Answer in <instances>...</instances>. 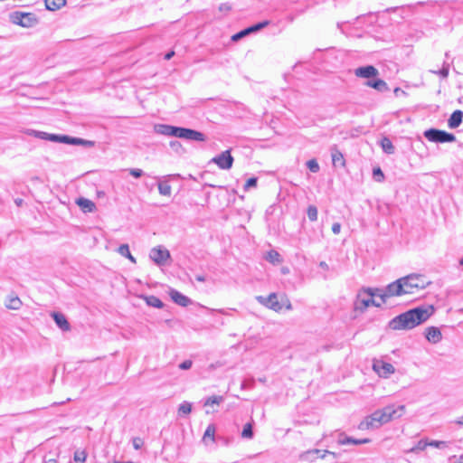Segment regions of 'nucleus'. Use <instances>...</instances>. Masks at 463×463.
<instances>
[{
	"label": "nucleus",
	"instance_id": "39448f33",
	"mask_svg": "<svg viewBox=\"0 0 463 463\" xmlns=\"http://www.w3.org/2000/svg\"><path fill=\"white\" fill-rule=\"evenodd\" d=\"M424 137L434 143H450L456 140L454 134L437 128H430L424 132Z\"/></svg>",
	"mask_w": 463,
	"mask_h": 463
},
{
	"label": "nucleus",
	"instance_id": "e2e57ef3",
	"mask_svg": "<svg viewBox=\"0 0 463 463\" xmlns=\"http://www.w3.org/2000/svg\"><path fill=\"white\" fill-rule=\"evenodd\" d=\"M319 267L322 268L325 270H327L329 269L327 263L326 261H321L319 263Z\"/></svg>",
	"mask_w": 463,
	"mask_h": 463
},
{
	"label": "nucleus",
	"instance_id": "5701e85b",
	"mask_svg": "<svg viewBox=\"0 0 463 463\" xmlns=\"http://www.w3.org/2000/svg\"><path fill=\"white\" fill-rule=\"evenodd\" d=\"M22 306V301L17 296L10 295L5 301V307L8 309L18 310Z\"/></svg>",
	"mask_w": 463,
	"mask_h": 463
},
{
	"label": "nucleus",
	"instance_id": "58836bf2",
	"mask_svg": "<svg viewBox=\"0 0 463 463\" xmlns=\"http://www.w3.org/2000/svg\"><path fill=\"white\" fill-rule=\"evenodd\" d=\"M214 434H215V426L214 424H209L204 431L203 434V439H211L212 440H214Z\"/></svg>",
	"mask_w": 463,
	"mask_h": 463
},
{
	"label": "nucleus",
	"instance_id": "0e129e2a",
	"mask_svg": "<svg viewBox=\"0 0 463 463\" xmlns=\"http://www.w3.org/2000/svg\"><path fill=\"white\" fill-rule=\"evenodd\" d=\"M175 55V52L171 51L165 55V60L168 61Z\"/></svg>",
	"mask_w": 463,
	"mask_h": 463
},
{
	"label": "nucleus",
	"instance_id": "2f4dec72",
	"mask_svg": "<svg viewBox=\"0 0 463 463\" xmlns=\"http://www.w3.org/2000/svg\"><path fill=\"white\" fill-rule=\"evenodd\" d=\"M432 73L434 74H438L439 75L441 78L445 79L448 77L449 75V63L447 62V61H444L443 62V66L440 70H438V71H430Z\"/></svg>",
	"mask_w": 463,
	"mask_h": 463
},
{
	"label": "nucleus",
	"instance_id": "bb28decb",
	"mask_svg": "<svg viewBox=\"0 0 463 463\" xmlns=\"http://www.w3.org/2000/svg\"><path fill=\"white\" fill-rule=\"evenodd\" d=\"M118 252L121 255V256H124L126 258H128L130 261H132L133 263H136V259L132 256V254L130 253V250H129V247L128 244H121L118 249Z\"/></svg>",
	"mask_w": 463,
	"mask_h": 463
},
{
	"label": "nucleus",
	"instance_id": "2eb2a0df",
	"mask_svg": "<svg viewBox=\"0 0 463 463\" xmlns=\"http://www.w3.org/2000/svg\"><path fill=\"white\" fill-rule=\"evenodd\" d=\"M337 442L340 445H348V444L362 445V444L370 443L371 439H354L352 437H348L344 432H341L338 434Z\"/></svg>",
	"mask_w": 463,
	"mask_h": 463
},
{
	"label": "nucleus",
	"instance_id": "6e6552de",
	"mask_svg": "<svg viewBox=\"0 0 463 463\" xmlns=\"http://www.w3.org/2000/svg\"><path fill=\"white\" fill-rule=\"evenodd\" d=\"M175 137L190 141L203 142L206 140V137L203 133L182 127H177Z\"/></svg>",
	"mask_w": 463,
	"mask_h": 463
},
{
	"label": "nucleus",
	"instance_id": "1a4fd4ad",
	"mask_svg": "<svg viewBox=\"0 0 463 463\" xmlns=\"http://www.w3.org/2000/svg\"><path fill=\"white\" fill-rule=\"evenodd\" d=\"M256 300L262 306L279 312L284 307V304L278 299L276 293H270L268 297L257 296Z\"/></svg>",
	"mask_w": 463,
	"mask_h": 463
},
{
	"label": "nucleus",
	"instance_id": "7c9ffc66",
	"mask_svg": "<svg viewBox=\"0 0 463 463\" xmlns=\"http://www.w3.org/2000/svg\"><path fill=\"white\" fill-rule=\"evenodd\" d=\"M158 191L159 194L165 196H170L172 188L171 185L167 183H159L158 184Z\"/></svg>",
	"mask_w": 463,
	"mask_h": 463
},
{
	"label": "nucleus",
	"instance_id": "09e8293b",
	"mask_svg": "<svg viewBox=\"0 0 463 463\" xmlns=\"http://www.w3.org/2000/svg\"><path fill=\"white\" fill-rule=\"evenodd\" d=\"M128 172L135 178H139L144 175L143 170L139 168H130Z\"/></svg>",
	"mask_w": 463,
	"mask_h": 463
},
{
	"label": "nucleus",
	"instance_id": "69168bd1",
	"mask_svg": "<svg viewBox=\"0 0 463 463\" xmlns=\"http://www.w3.org/2000/svg\"><path fill=\"white\" fill-rule=\"evenodd\" d=\"M80 143H81V138L77 137V139H76V141H75V145H74V146H80Z\"/></svg>",
	"mask_w": 463,
	"mask_h": 463
},
{
	"label": "nucleus",
	"instance_id": "5fc2aeb1",
	"mask_svg": "<svg viewBox=\"0 0 463 463\" xmlns=\"http://www.w3.org/2000/svg\"><path fill=\"white\" fill-rule=\"evenodd\" d=\"M341 231V224L339 222H335L332 225V232L334 234H338Z\"/></svg>",
	"mask_w": 463,
	"mask_h": 463
},
{
	"label": "nucleus",
	"instance_id": "20e7f679",
	"mask_svg": "<svg viewBox=\"0 0 463 463\" xmlns=\"http://www.w3.org/2000/svg\"><path fill=\"white\" fill-rule=\"evenodd\" d=\"M386 423L387 421L384 416V412L382 409H380L362 420L358 425V429L362 430L368 429H377Z\"/></svg>",
	"mask_w": 463,
	"mask_h": 463
},
{
	"label": "nucleus",
	"instance_id": "6e6d98bb",
	"mask_svg": "<svg viewBox=\"0 0 463 463\" xmlns=\"http://www.w3.org/2000/svg\"><path fill=\"white\" fill-rule=\"evenodd\" d=\"M40 132L39 130H34V129H27L25 131V133L29 136H32V137H34L36 138H39V135H40Z\"/></svg>",
	"mask_w": 463,
	"mask_h": 463
},
{
	"label": "nucleus",
	"instance_id": "f3484780",
	"mask_svg": "<svg viewBox=\"0 0 463 463\" xmlns=\"http://www.w3.org/2000/svg\"><path fill=\"white\" fill-rule=\"evenodd\" d=\"M169 296L175 304L181 307H187L192 302L188 297L183 295L181 292L173 288L170 289Z\"/></svg>",
	"mask_w": 463,
	"mask_h": 463
},
{
	"label": "nucleus",
	"instance_id": "4c0bfd02",
	"mask_svg": "<svg viewBox=\"0 0 463 463\" xmlns=\"http://www.w3.org/2000/svg\"><path fill=\"white\" fill-rule=\"evenodd\" d=\"M223 401L222 396L213 395L208 397L204 402L205 406H211L213 404H220Z\"/></svg>",
	"mask_w": 463,
	"mask_h": 463
},
{
	"label": "nucleus",
	"instance_id": "49530a36",
	"mask_svg": "<svg viewBox=\"0 0 463 463\" xmlns=\"http://www.w3.org/2000/svg\"><path fill=\"white\" fill-rule=\"evenodd\" d=\"M64 135L48 134V141L63 143Z\"/></svg>",
	"mask_w": 463,
	"mask_h": 463
},
{
	"label": "nucleus",
	"instance_id": "7ed1b4c3",
	"mask_svg": "<svg viewBox=\"0 0 463 463\" xmlns=\"http://www.w3.org/2000/svg\"><path fill=\"white\" fill-rule=\"evenodd\" d=\"M9 21L23 28H33L39 24V19L33 13L14 11L9 14Z\"/></svg>",
	"mask_w": 463,
	"mask_h": 463
},
{
	"label": "nucleus",
	"instance_id": "8fccbe9b",
	"mask_svg": "<svg viewBox=\"0 0 463 463\" xmlns=\"http://www.w3.org/2000/svg\"><path fill=\"white\" fill-rule=\"evenodd\" d=\"M254 385V380L253 379H250V380H245L241 383V389H248V388H252Z\"/></svg>",
	"mask_w": 463,
	"mask_h": 463
},
{
	"label": "nucleus",
	"instance_id": "37998d69",
	"mask_svg": "<svg viewBox=\"0 0 463 463\" xmlns=\"http://www.w3.org/2000/svg\"><path fill=\"white\" fill-rule=\"evenodd\" d=\"M373 176L376 182H383L384 175L380 167L373 168Z\"/></svg>",
	"mask_w": 463,
	"mask_h": 463
},
{
	"label": "nucleus",
	"instance_id": "052dcab7",
	"mask_svg": "<svg viewBox=\"0 0 463 463\" xmlns=\"http://www.w3.org/2000/svg\"><path fill=\"white\" fill-rule=\"evenodd\" d=\"M48 134L47 132L41 131L39 135V139L43 140H48Z\"/></svg>",
	"mask_w": 463,
	"mask_h": 463
},
{
	"label": "nucleus",
	"instance_id": "9b49d317",
	"mask_svg": "<svg viewBox=\"0 0 463 463\" xmlns=\"http://www.w3.org/2000/svg\"><path fill=\"white\" fill-rule=\"evenodd\" d=\"M233 161L234 160L231 155L230 150H225L212 159V162L216 164L219 168L222 170H228L232 168Z\"/></svg>",
	"mask_w": 463,
	"mask_h": 463
},
{
	"label": "nucleus",
	"instance_id": "f257e3e1",
	"mask_svg": "<svg viewBox=\"0 0 463 463\" xmlns=\"http://www.w3.org/2000/svg\"><path fill=\"white\" fill-rule=\"evenodd\" d=\"M434 311L432 305L417 307L393 317L389 322V327L392 330L412 329L427 321Z\"/></svg>",
	"mask_w": 463,
	"mask_h": 463
},
{
	"label": "nucleus",
	"instance_id": "e433bc0d",
	"mask_svg": "<svg viewBox=\"0 0 463 463\" xmlns=\"http://www.w3.org/2000/svg\"><path fill=\"white\" fill-rule=\"evenodd\" d=\"M449 445V441H443V440H430L428 441V446L434 447L439 449H444L448 448Z\"/></svg>",
	"mask_w": 463,
	"mask_h": 463
},
{
	"label": "nucleus",
	"instance_id": "13d9d810",
	"mask_svg": "<svg viewBox=\"0 0 463 463\" xmlns=\"http://www.w3.org/2000/svg\"><path fill=\"white\" fill-rule=\"evenodd\" d=\"M80 146H89V147L90 146H94V142L90 141V140H86V139L81 138Z\"/></svg>",
	"mask_w": 463,
	"mask_h": 463
},
{
	"label": "nucleus",
	"instance_id": "f03ea898",
	"mask_svg": "<svg viewBox=\"0 0 463 463\" xmlns=\"http://www.w3.org/2000/svg\"><path fill=\"white\" fill-rule=\"evenodd\" d=\"M402 279L405 295L414 294L420 289H424L430 283L424 275L416 273L402 277Z\"/></svg>",
	"mask_w": 463,
	"mask_h": 463
},
{
	"label": "nucleus",
	"instance_id": "de8ad7c7",
	"mask_svg": "<svg viewBox=\"0 0 463 463\" xmlns=\"http://www.w3.org/2000/svg\"><path fill=\"white\" fill-rule=\"evenodd\" d=\"M268 24H269L268 21H263V22L258 23L254 25L249 26V28L251 29L250 33L260 31V29L264 28Z\"/></svg>",
	"mask_w": 463,
	"mask_h": 463
},
{
	"label": "nucleus",
	"instance_id": "412c9836",
	"mask_svg": "<svg viewBox=\"0 0 463 463\" xmlns=\"http://www.w3.org/2000/svg\"><path fill=\"white\" fill-rule=\"evenodd\" d=\"M463 112L461 110H455L448 120L449 127L450 128H456L462 123Z\"/></svg>",
	"mask_w": 463,
	"mask_h": 463
},
{
	"label": "nucleus",
	"instance_id": "0eeeda50",
	"mask_svg": "<svg viewBox=\"0 0 463 463\" xmlns=\"http://www.w3.org/2000/svg\"><path fill=\"white\" fill-rule=\"evenodd\" d=\"M149 257L157 266H165L171 259V254L167 249L157 246L150 250Z\"/></svg>",
	"mask_w": 463,
	"mask_h": 463
},
{
	"label": "nucleus",
	"instance_id": "393cba45",
	"mask_svg": "<svg viewBox=\"0 0 463 463\" xmlns=\"http://www.w3.org/2000/svg\"><path fill=\"white\" fill-rule=\"evenodd\" d=\"M45 7L51 11H56L66 5V0H44Z\"/></svg>",
	"mask_w": 463,
	"mask_h": 463
},
{
	"label": "nucleus",
	"instance_id": "3c124183",
	"mask_svg": "<svg viewBox=\"0 0 463 463\" xmlns=\"http://www.w3.org/2000/svg\"><path fill=\"white\" fill-rule=\"evenodd\" d=\"M192 364L193 363L191 360H185L179 364V368L181 370H188L192 367Z\"/></svg>",
	"mask_w": 463,
	"mask_h": 463
},
{
	"label": "nucleus",
	"instance_id": "ea45409f",
	"mask_svg": "<svg viewBox=\"0 0 463 463\" xmlns=\"http://www.w3.org/2000/svg\"><path fill=\"white\" fill-rule=\"evenodd\" d=\"M169 146L175 153L179 155H182L184 152L182 144L177 140L170 141Z\"/></svg>",
	"mask_w": 463,
	"mask_h": 463
},
{
	"label": "nucleus",
	"instance_id": "dca6fc26",
	"mask_svg": "<svg viewBox=\"0 0 463 463\" xmlns=\"http://www.w3.org/2000/svg\"><path fill=\"white\" fill-rule=\"evenodd\" d=\"M425 337L431 344H437L441 341L442 335L436 326H429L425 329Z\"/></svg>",
	"mask_w": 463,
	"mask_h": 463
},
{
	"label": "nucleus",
	"instance_id": "c9c22d12",
	"mask_svg": "<svg viewBox=\"0 0 463 463\" xmlns=\"http://www.w3.org/2000/svg\"><path fill=\"white\" fill-rule=\"evenodd\" d=\"M307 214L311 222H316L318 215L317 208L315 205H309L307 210Z\"/></svg>",
	"mask_w": 463,
	"mask_h": 463
},
{
	"label": "nucleus",
	"instance_id": "864d4df0",
	"mask_svg": "<svg viewBox=\"0 0 463 463\" xmlns=\"http://www.w3.org/2000/svg\"><path fill=\"white\" fill-rule=\"evenodd\" d=\"M143 445V441L140 438L133 439V447L135 449H139Z\"/></svg>",
	"mask_w": 463,
	"mask_h": 463
},
{
	"label": "nucleus",
	"instance_id": "a19ab883",
	"mask_svg": "<svg viewBox=\"0 0 463 463\" xmlns=\"http://www.w3.org/2000/svg\"><path fill=\"white\" fill-rule=\"evenodd\" d=\"M250 30H251V29H250L249 27H247V28H245V29H243V30H241V31H240L239 33H235V34H233V35L232 36V40L233 42H237V41L241 40V38H243V37H245V36L249 35V34L250 33Z\"/></svg>",
	"mask_w": 463,
	"mask_h": 463
},
{
	"label": "nucleus",
	"instance_id": "774afa93",
	"mask_svg": "<svg viewBox=\"0 0 463 463\" xmlns=\"http://www.w3.org/2000/svg\"><path fill=\"white\" fill-rule=\"evenodd\" d=\"M459 264L463 266V257L459 260Z\"/></svg>",
	"mask_w": 463,
	"mask_h": 463
},
{
	"label": "nucleus",
	"instance_id": "f8f14e48",
	"mask_svg": "<svg viewBox=\"0 0 463 463\" xmlns=\"http://www.w3.org/2000/svg\"><path fill=\"white\" fill-rule=\"evenodd\" d=\"M370 306L380 307L381 303H377L373 297H368L366 293H364V288L357 295V299L355 301L354 307L355 309H359L361 311L365 310Z\"/></svg>",
	"mask_w": 463,
	"mask_h": 463
},
{
	"label": "nucleus",
	"instance_id": "a18cd8bd",
	"mask_svg": "<svg viewBox=\"0 0 463 463\" xmlns=\"http://www.w3.org/2000/svg\"><path fill=\"white\" fill-rule=\"evenodd\" d=\"M257 183H258L257 177H251V178L248 179L243 186L244 191H248L251 187H256Z\"/></svg>",
	"mask_w": 463,
	"mask_h": 463
},
{
	"label": "nucleus",
	"instance_id": "9d476101",
	"mask_svg": "<svg viewBox=\"0 0 463 463\" xmlns=\"http://www.w3.org/2000/svg\"><path fill=\"white\" fill-rule=\"evenodd\" d=\"M382 410L384 412L387 423L391 420L401 418L405 413L404 405L390 404L383 407Z\"/></svg>",
	"mask_w": 463,
	"mask_h": 463
},
{
	"label": "nucleus",
	"instance_id": "4be33fe9",
	"mask_svg": "<svg viewBox=\"0 0 463 463\" xmlns=\"http://www.w3.org/2000/svg\"><path fill=\"white\" fill-rule=\"evenodd\" d=\"M331 157H332V163L335 166L345 165V158L343 154L337 149V147L335 146L331 147Z\"/></svg>",
	"mask_w": 463,
	"mask_h": 463
},
{
	"label": "nucleus",
	"instance_id": "423d86ee",
	"mask_svg": "<svg viewBox=\"0 0 463 463\" xmlns=\"http://www.w3.org/2000/svg\"><path fill=\"white\" fill-rule=\"evenodd\" d=\"M380 295L382 302L383 303L389 298L405 295L402 278L387 285L384 288V292L381 293Z\"/></svg>",
	"mask_w": 463,
	"mask_h": 463
},
{
	"label": "nucleus",
	"instance_id": "6ab92c4d",
	"mask_svg": "<svg viewBox=\"0 0 463 463\" xmlns=\"http://www.w3.org/2000/svg\"><path fill=\"white\" fill-rule=\"evenodd\" d=\"M52 317L55 321L57 326L61 328L62 331H69L71 329L70 323L68 322L67 318L63 314L53 312L52 314Z\"/></svg>",
	"mask_w": 463,
	"mask_h": 463
},
{
	"label": "nucleus",
	"instance_id": "c85d7f7f",
	"mask_svg": "<svg viewBox=\"0 0 463 463\" xmlns=\"http://www.w3.org/2000/svg\"><path fill=\"white\" fill-rule=\"evenodd\" d=\"M266 260L273 264L279 263L281 261L280 254L276 250H269L267 253Z\"/></svg>",
	"mask_w": 463,
	"mask_h": 463
},
{
	"label": "nucleus",
	"instance_id": "c756f323",
	"mask_svg": "<svg viewBox=\"0 0 463 463\" xmlns=\"http://www.w3.org/2000/svg\"><path fill=\"white\" fill-rule=\"evenodd\" d=\"M146 303H147V305H149L153 307H157V308H162L164 306V303L157 297H155V296L147 297Z\"/></svg>",
	"mask_w": 463,
	"mask_h": 463
},
{
	"label": "nucleus",
	"instance_id": "b1692460",
	"mask_svg": "<svg viewBox=\"0 0 463 463\" xmlns=\"http://www.w3.org/2000/svg\"><path fill=\"white\" fill-rule=\"evenodd\" d=\"M77 203L84 212L91 213L95 210L96 206L95 203L86 198H80L77 201Z\"/></svg>",
	"mask_w": 463,
	"mask_h": 463
},
{
	"label": "nucleus",
	"instance_id": "aec40b11",
	"mask_svg": "<svg viewBox=\"0 0 463 463\" xmlns=\"http://www.w3.org/2000/svg\"><path fill=\"white\" fill-rule=\"evenodd\" d=\"M365 85L370 88H373L380 92H384L389 90L387 83L381 79L368 80L365 82Z\"/></svg>",
	"mask_w": 463,
	"mask_h": 463
},
{
	"label": "nucleus",
	"instance_id": "c03bdc74",
	"mask_svg": "<svg viewBox=\"0 0 463 463\" xmlns=\"http://www.w3.org/2000/svg\"><path fill=\"white\" fill-rule=\"evenodd\" d=\"M74 460L76 462H80V463H83L86 461V458H87V454L85 451H76L74 453V457H73Z\"/></svg>",
	"mask_w": 463,
	"mask_h": 463
},
{
	"label": "nucleus",
	"instance_id": "72a5a7b5",
	"mask_svg": "<svg viewBox=\"0 0 463 463\" xmlns=\"http://www.w3.org/2000/svg\"><path fill=\"white\" fill-rule=\"evenodd\" d=\"M427 446H428V440L427 439H420L408 452L416 453V452H419V451H422V450H424L426 449Z\"/></svg>",
	"mask_w": 463,
	"mask_h": 463
},
{
	"label": "nucleus",
	"instance_id": "4d7b16f0",
	"mask_svg": "<svg viewBox=\"0 0 463 463\" xmlns=\"http://www.w3.org/2000/svg\"><path fill=\"white\" fill-rule=\"evenodd\" d=\"M231 8H232V6H231V5H230V4H228V3H223V4H222V5L219 6V10H220V11H222H222H225V12L230 11V10H231Z\"/></svg>",
	"mask_w": 463,
	"mask_h": 463
},
{
	"label": "nucleus",
	"instance_id": "79ce46f5",
	"mask_svg": "<svg viewBox=\"0 0 463 463\" xmlns=\"http://www.w3.org/2000/svg\"><path fill=\"white\" fill-rule=\"evenodd\" d=\"M307 166L312 173H317L320 169L319 165L316 159L308 160L307 162Z\"/></svg>",
	"mask_w": 463,
	"mask_h": 463
},
{
	"label": "nucleus",
	"instance_id": "680f3d73",
	"mask_svg": "<svg viewBox=\"0 0 463 463\" xmlns=\"http://www.w3.org/2000/svg\"><path fill=\"white\" fill-rule=\"evenodd\" d=\"M195 279L199 282H204L206 280V279L203 275H196Z\"/></svg>",
	"mask_w": 463,
	"mask_h": 463
},
{
	"label": "nucleus",
	"instance_id": "cd10ccee",
	"mask_svg": "<svg viewBox=\"0 0 463 463\" xmlns=\"http://www.w3.org/2000/svg\"><path fill=\"white\" fill-rule=\"evenodd\" d=\"M254 436L253 433V423L248 422L244 425L243 430L241 431V438L251 439Z\"/></svg>",
	"mask_w": 463,
	"mask_h": 463
},
{
	"label": "nucleus",
	"instance_id": "a878e982",
	"mask_svg": "<svg viewBox=\"0 0 463 463\" xmlns=\"http://www.w3.org/2000/svg\"><path fill=\"white\" fill-rule=\"evenodd\" d=\"M380 145L386 154L392 155L395 151V147L392 145V142L387 137H384L381 139Z\"/></svg>",
	"mask_w": 463,
	"mask_h": 463
},
{
	"label": "nucleus",
	"instance_id": "f704fd0d",
	"mask_svg": "<svg viewBox=\"0 0 463 463\" xmlns=\"http://www.w3.org/2000/svg\"><path fill=\"white\" fill-rule=\"evenodd\" d=\"M384 292V288H364V293H366L368 297H380L381 293Z\"/></svg>",
	"mask_w": 463,
	"mask_h": 463
},
{
	"label": "nucleus",
	"instance_id": "338daca9",
	"mask_svg": "<svg viewBox=\"0 0 463 463\" xmlns=\"http://www.w3.org/2000/svg\"><path fill=\"white\" fill-rule=\"evenodd\" d=\"M457 424L463 425V416L456 421Z\"/></svg>",
	"mask_w": 463,
	"mask_h": 463
},
{
	"label": "nucleus",
	"instance_id": "4468645a",
	"mask_svg": "<svg viewBox=\"0 0 463 463\" xmlns=\"http://www.w3.org/2000/svg\"><path fill=\"white\" fill-rule=\"evenodd\" d=\"M378 73V70L373 65L359 67L354 71V74L356 77L367 80L376 77Z\"/></svg>",
	"mask_w": 463,
	"mask_h": 463
},
{
	"label": "nucleus",
	"instance_id": "473e14b6",
	"mask_svg": "<svg viewBox=\"0 0 463 463\" xmlns=\"http://www.w3.org/2000/svg\"><path fill=\"white\" fill-rule=\"evenodd\" d=\"M192 411V404L188 402H183L178 408L179 415H187Z\"/></svg>",
	"mask_w": 463,
	"mask_h": 463
},
{
	"label": "nucleus",
	"instance_id": "bf43d9fd",
	"mask_svg": "<svg viewBox=\"0 0 463 463\" xmlns=\"http://www.w3.org/2000/svg\"><path fill=\"white\" fill-rule=\"evenodd\" d=\"M280 302H282L284 304V306L286 307V308L288 310H291L292 309V305H291V303H290V301L288 299L286 298L285 302H284L283 298H282Z\"/></svg>",
	"mask_w": 463,
	"mask_h": 463
},
{
	"label": "nucleus",
	"instance_id": "ddd939ff",
	"mask_svg": "<svg viewBox=\"0 0 463 463\" xmlns=\"http://www.w3.org/2000/svg\"><path fill=\"white\" fill-rule=\"evenodd\" d=\"M373 369L379 374V376L384 378L389 377L395 371L394 366L392 364L382 360L375 361L373 364Z\"/></svg>",
	"mask_w": 463,
	"mask_h": 463
},
{
	"label": "nucleus",
	"instance_id": "603ef678",
	"mask_svg": "<svg viewBox=\"0 0 463 463\" xmlns=\"http://www.w3.org/2000/svg\"><path fill=\"white\" fill-rule=\"evenodd\" d=\"M77 137L64 135L63 144L75 145Z\"/></svg>",
	"mask_w": 463,
	"mask_h": 463
},
{
	"label": "nucleus",
	"instance_id": "a211bd4d",
	"mask_svg": "<svg viewBox=\"0 0 463 463\" xmlns=\"http://www.w3.org/2000/svg\"><path fill=\"white\" fill-rule=\"evenodd\" d=\"M156 133L167 137H175L177 127L166 125V124H156L154 127Z\"/></svg>",
	"mask_w": 463,
	"mask_h": 463
}]
</instances>
